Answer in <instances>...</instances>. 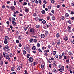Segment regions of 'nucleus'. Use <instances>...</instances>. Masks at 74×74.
<instances>
[{"instance_id":"nucleus-1","label":"nucleus","mask_w":74,"mask_h":74,"mask_svg":"<svg viewBox=\"0 0 74 74\" xmlns=\"http://www.w3.org/2000/svg\"><path fill=\"white\" fill-rule=\"evenodd\" d=\"M29 31L31 33H32L34 35H35V34H34V28L30 29Z\"/></svg>"},{"instance_id":"nucleus-2","label":"nucleus","mask_w":74,"mask_h":74,"mask_svg":"<svg viewBox=\"0 0 74 74\" xmlns=\"http://www.w3.org/2000/svg\"><path fill=\"white\" fill-rule=\"evenodd\" d=\"M6 59H8V61H10V56L8 54H7L6 55V57H5Z\"/></svg>"},{"instance_id":"nucleus-3","label":"nucleus","mask_w":74,"mask_h":74,"mask_svg":"<svg viewBox=\"0 0 74 74\" xmlns=\"http://www.w3.org/2000/svg\"><path fill=\"white\" fill-rule=\"evenodd\" d=\"M57 45L58 46H59V45H61V43H60V39L58 40H57Z\"/></svg>"},{"instance_id":"nucleus-4","label":"nucleus","mask_w":74,"mask_h":74,"mask_svg":"<svg viewBox=\"0 0 74 74\" xmlns=\"http://www.w3.org/2000/svg\"><path fill=\"white\" fill-rule=\"evenodd\" d=\"M9 48V46L7 45H6L5 46V47H3L4 51H6V49H8Z\"/></svg>"},{"instance_id":"nucleus-5","label":"nucleus","mask_w":74,"mask_h":74,"mask_svg":"<svg viewBox=\"0 0 74 74\" xmlns=\"http://www.w3.org/2000/svg\"><path fill=\"white\" fill-rule=\"evenodd\" d=\"M28 60L30 62H33V58L32 57H30Z\"/></svg>"},{"instance_id":"nucleus-6","label":"nucleus","mask_w":74,"mask_h":74,"mask_svg":"<svg viewBox=\"0 0 74 74\" xmlns=\"http://www.w3.org/2000/svg\"><path fill=\"white\" fill-rule=\"evenodd\" d=\"M67 29H68V30H69V32H71V33H72V31H71V27L68 26Z\"/></svg>"},{"instance_id":"nucleus-7","label":"nucleus","mask_w":74,"mask_h":74,"mask_svg":"<svg viewBox=\"0 0 74 74\" xmlns=\"http://www.w3.org/2000/svg\"><path fill=\"white\" fill-rule=\"evenodd\" d=\"M10 9L12 10L15 9V7L13 6H12L10 7Z\"/></svg>"},{"instance_id":"nucleus-8","label":"nucleus","mask_w":74,"mask_h":74,"mask_svg":"<svg viewBox=\"0 0 74 74\" xmlns=\"http://www.w3.org/2000/svg\"><path fill=\"white\" fill-rule=\"evenodd\" d=\"M25 11L26 12L28 13L29 12V8H25Z\"/></svg>"},{"instance_id":"nucleus-9","label":"nucleus","mask_w":74,"mask_h":74,"mask_svg":"<svg viewBox=\"0 0 74 74\" xmlns=\"http://www.w3.org/2000/svg\"><path fill=\"white\" fill-rule=\"evenodd\" d=\"M65 18H68L69 16V14L68 13H66L65 15Z\"/></svg>"},{"instance_id":"nucleus-10","label":"nucleus","mask_w":74,"mask_h":74,"mask_svg":"<svg viewBox=\"0 0 74 74\" xmlns=\"http://www.w3.org/2000/svg\"><path fill=\"white\" fill-rule=\"evenodd\" d=\"M40 36L42 38H44L45 37V35H44V34H41Z\"/></svg>"},{"instance_id":"nucleus-11","label":"nucleus","mask_w":74,"mask_h":74,"mask_svg":"<svg viewBox=\"0 0 74 74\" xmlns=\"http://www.w3.org/2000/svg\"><path fill=\"white\" fill-rule=\"evenodd\" d=\"M48 62V63H52V60H51V59L50 58H49L48 59V60H47Z\"/></svg>"},{"instance_id":"nucleus-12","label":"nucleus","mask_w":74,"mask_h":74,"mask_svg":"<svg viewBox=\"0 0 74 74\" xmlns=\"http://www.w3.org/2000/svg\"><path fill=\"white\" fill-rule=\"evenodd\" d=\"M0 65L1 66H3V61H1L0 62Z\"/></svg>"},{"instance_id":"nucleus-13","label":"nucleus","mask_w":74,"mask_h":74,"mask_svg":"<svg viewBox=\"0 0 74 74\" xmlns=\"http://www.w3.org/2000/svg\"><path fill=\"white\" fill-rule=\"evenodd\" d=\"M66 22H67L68 23H69V24H71V21L70 20H69L68 21H66Z\"/></svg>"},{"instance_id":"nucleus-14","label":"nucleus","mask_w":74,"mask_h":74,"mask_svg":"<svg viewBox=\"0 0 74 74\" xmlns=\"http://www.w3.org/2000/svg\"><path fill=\"white\" fill-rule=\"evenodd\" d=\"M49 52V50H44V52L45 53H48Z\"/></svg>"},{"instance_id":"nucleus-15","label":"nucleus","mask_w":74,"mask_h":74,"mask_svg":"<svg viewBox=\"0 0 74 74\" xmlns=\"http://www.w3.org/2000/svg\"><path fill=\"white\" fill-rule=\"evenodd\" d=\"M18 39L19 40H22V35H21L20 36H19Z\"/></svg>"},{"instance_id":"nucleus-16","label":"nucleus","mask_w":74,"mask_h":74,"mask_svg":"<svg viewBox=\"0 0 74 74\" xmlns=\"http://www.w3.org/2000/svg\"><path fill=\"white\" fill-rule=\"evenodd\" d=\"M5 54H6V53L5 52H4L3 53V56H4V58H5L6 56V55H5Z\"/></svg>"},{"instance_id":"nucleus-17","label":"nucleus","mask_w":74,"mask_h":74,"mask_svg":"<svg viewBox=\"0 0 74 74\" xmlns=\"http://www.w3.org/2000/svg\"><path fill=\"white\" fill-rule=\"evenodd\" d=\"M60 36V35L59 34V33H58L56 34V37L57 38H58V37H59Z\"/></svg>"},{"instance_id":"nucleus-18","label":"nucleus","mask_w":74,"mask_h":74,"mask_svg":"<svg viewBox=\"0 0 74 74\" xmlns=\"http://www.w3.org/2000/svg\"><path fill=\"white\" fill-rule=\"evenodd\" d=\"M12 23L13 25H16V22L14 21H12Z\"/></svg>"},{"instance_id":"nucleus-19","label":"nucleus","mask_w":74,"mask_h":74,"mask_svg":"<svg viewBox=\"0 0 74 74\" xmlns=\"http://www.w3.org/2000/svg\"><path fill=\"white\" fill-rule=\"evenodd\" d=\"M65 19V17L64 16H62L61 17V20H62V21H63Z\"/></svg>"},{"instance_id":"nucleus-20","label":"nucleus","mask_w":74,"mask_h":74,"mask_svg":"<svg viewBox=\"0 0 74 74\" xmlns=\"http://www.w3.org/2000/svg\"><path fill=\"white\" fill-rule=\"evenodd\" d=\"M62 57H64V56H65V55H66V53H64V52H62Z\"/></svg>"},{"instance_id":"nucleus-21","label":"nucleus","mask_w":74,"mask_h":74,"mask_svg":"<svg viewBox=\"0 0 74 74\" xmlns=\"http://www.w3.org/2000/svg\"><path fill=\"white\" fill-rule=\"evenodd\" d=\"M45 34L46 36H48V31H46L45 32Z\"/></svg>"},{"instance_id":"nucleus-22","label":"nucleus","mask_w":74,"mask_h":74,"mask_svg":"<svg viewBox=\"0 0 74 74\" xmlns=\"http://www.w3.org/2000/svg\"><path fill=\"white\" fill-rule=\"evenodd\" d=\"M15 70V68L13 67H12L11 69V71H14Z\"/></svg>"},{"instance_id":"nucleus-23","label":"nucleus","mask_w":74,"mask_h":74,"mask_svg":"<svg viewBox=\"0 0 74 74\" xmlns=\"http://www.w3.org/2000/svg\"><path fill=\"white\" fill-rule=\"evenodd\" d=\"M35 49H36V46H34L32 47V50H33V51H34Z\"/></svg>"},{"instance_id":"nucleus-24","label":"nucleus","mask_w":74,"mask_h":74,"mask_svg":"<svg viewBox=\"0 0 74 74\" xmlns=\"http://www.w3.org/2000/svg\"><path fill=\"white\" fill-rule=\"evenodd\" d=\"M9 37H8L7 36H6L5 37V40H8L9 39Z\"/></svg>"},{"instance_id":"nucleus-25","label":"nucleus","mask_w":74,"mask_h":74,"mask_svg":"<svg viewBox=\"0 0 74 74\" xmlns=\"http://www.w3.org/2000/svg\"><path fill=\"white\" fill-rule=\"evenodd\" d=\"M23 55H26V51L25 50H23Z\"/></svg>"},{"instance_id":"nucleus-26","label":"nucleus","mask_w":74,"mask_h":74,"mask_svg":"<svg viewBox=\"0 0 74 74\" xmlns=\"http://www.w3.org/2000/svg\"><path fill=\"white\" fill-rule=\"evenodd\" d=\"M68 53L69 54V55H70V56H71V55H72V52H71V51H69L68 52Z\"/></svg>"},{"instance_id":"nucleus-27","label":"nucleus","mask_w":74,"mask_h":74,"mask_svg":"<svg viewBox=\"0 0 74 74\" xmlns=\"http://www.w3.org/2000/svg\"><path fill=\"white\" fill-rule=\"evenodd\" d=\"M51 2L52 4H53L55 3V0H51Z\"/></svg>"},{"instance_id":"nucleus-28","label":"nucleus","mask_w":74,"mask_h":74,"mask_svg":"<svg viewBox=\"0 0 74 74\" xmlns=\"http://www.w3.org/2000/svg\"><path fill=\"white\" fill-rule=\"evenodd\" d=\"M56 53V51H54L53 53V55H55Z\"/></svg>"},{"instance_id":"nucleus-29","label":"nucleus","mask_w":74,"mask_h":74,"mask_svg":"<svg viewBox=\"0 0 74 74\" xmlns=\"http://www.w3.org/2000/svg\"><path fill=\"white\" fill-rule=\"evenodd\" d=\"M34 42L35 43H36V42H37V40L36 39H34Z\"/></svg>"},{"instance_id":"nucleus-30","label":"nucleus","mask_w":74,"mask_h":74,"mask_svg":"<svg viewBox=\"0 0 74 74\" xmlns=\"http://www.w3.org/2000/svg\"><path fill=\"white\" fill-rule=\"evenodd\" d=\"M64 40L65 41H67V40H68V38L67 37H66L64 38Z\"/></svg>"},{"instance_id":"nucleus-31","label":"nucleus","mask_w":74,"mask_h":74,"mask_svg":"<svg viewBox=\"0 0 74 74\" xmlns=\"http://www.w3.org/2000/svg\"><path fill=\"white\" fill-rule=\"evenodd\" d=\"M53 70L54 73H56L57 72V71H56V69L54 68Z\"/></svg>"},{"instance_id":"nucleus-32","label":"nucleus","mask_w":74,"mask_h":74,"mask_svg":"<svg viewBox=\"0 0 74 74\" xmlns=\"http://www.w3.org/2000/svg\"><path fill=\"white\" fill-rule=\"evenodd\" d=\"M36 28H37V29H38L39 28V27H40V25H36Z\"/></svg>"},{"instance_id":"nucleus-33","label":"nucleus","mask_w":74,"mask_h":74,"mask_svg":"<svg viewBox=\"0 0 74 74\" xmlns=\"http://www.w3.org/2000/svg\"><path fill=\"white\" fill-rule=\"evenodd\" d=\"M28 29V27H25L24 28V30L25 31H26L27 30V29Z\"/></svg>"},{"instance_id":"nucleus-34","label":"nucleus","mask_w":74,"mask_h":74,"mask_svg":"<svg viewBox=\"0 0 74 74\" xmlns=\"http://www.w3.org/2000/svg\"><path fill=\"white\" fill-rule=\"evenodd\" d=\"M9 56L10 58H12V57L13 56V55L12 54V53H10L9 54Z\"/></svg>"},{"instance_id":"nucleus-35","label":"nucleus","mask_w":74,"mask_h":74,"mask_svg":"<svg viewBox=\"0 0 74 74\" xmlns=\"http://www.w3.org/2000/svg\"><path fill=\"white\" fill-rule=\"evenodd\" d=\"M4 42L5 44H7L8 43V41L7 40H4Z\"/></svg>"},{"instance_id":"nucleus-36","label":"nucleus","mask_w":74,"mask_h":74,"mask_svg":"<svg viewBox=\"0 0 74 74\" xmlns=\"http://www.w3.org/2000/svg\"><path fill=\"white\" fill-rule=\"evenodd\" d=\"M41 12L42 13V14H45V12L44 10L42 11Z\"/></svg>"},{"instance_id":"nucleus-37","label":"nucleus","mask_w":74,"mask_h":74,"mask_svg":"<svg viewBox=\"0 0 74 74\" xmlns=\"http://www.w3.org/2000/svg\"><path fill=\"white\" fill-rule=\"evenodd\" d=\"M38 51L39 52H42V50L40 49L39 48L38 50Z\"/></svg>"},{"instance_id":"nucleus-38","label":"nucleus","mask_w":74,"mask_h":74,"mask_svg":"<svg viewBox=\"0 0 74 74\" xmlns=\"http://www.w3.org/2000/svg\"><path fill=\"white\" fill-rule=\"evenodd\" d=\"M27 5V3L24 2L23 3V5Z\"/></svg>"},{"instance_id":"nucleus-39","label":"nucleus","mask_w":74,"mask_h":74,"mask_svg":"<svg viewBox=\"0 0 74 74\" xmlns=\"http://www.w3.org/2000/svg\"><path fill=\"white\" fill-rule=\"evenodd\" d=\"M48 10H51V6L49 5L48 7Z\"/></svg>"},{"instance_id":"nucleus-40","label":"nucleus","mask_w":74,"mask_h":74,"mask_svg":"<svg viewBox=\"0 0 74 74\" xmlns=\"http://www.w3.org/2000/svg\"><path fill=\"white\" fill-rule=\"evenodd\" d=\"M62 56L61 55H59V59H62Z\"/></svg>"},{"instance_id":"nucleus-41","label":"nucleus","mask_w":74,"mask_h":74,"mask_svg":"<svg viewBox=\"0 0 74 74\" xmlns=\"http://www.w3.org/2000/svg\"><path fill=\"white\" fill-rule=\"evenodd\" d=\"M39 18H38V17H35V21H38V20H39Z\"/></svg>"},{"instance_id":"nucleus-42","label":"nucleus","mask_w":74,"mask_h":74,"mask_svg":"<svg viewBox=\"0 0 74 74\" xmlns=\"http://www.w3.org/2000/svg\"><path fill=\"white\" fill-rule=\"evenodd\" d=\"M52 19L53 21H55V16H53L52 17Z\"/></svg>"},{"instance_id":"nucleus-43","label":"nucleus","mask_w":74,"mask_h":74,"mask_svg":"<svg viewBox=\"0 0 74 74\" xmlns=\"http://www.w3.org/2000/svg\"><path fill=\"white\" fill-rule=\"evenodd\" d=\"M27 58H29V57L30 56V54H27Z\"/></svg>"},{"instance_id":"nucleus-44","label":"nucleus","mask_w":74,"mask_h":74,"mask_svg":"<svg viewBox=\"0 0 74 74\" xmlns=\"http://www.w3.org/2000/svg\"><path fill=\"white\" fill-rule=\"evenodd\" d=\"M16 43L17 44H18V43H19V41L18 40V39L16 40Z\"/></svg>"},{"instance_id":"nucleus-45","label":"nucleus","mask_w":74,"mask_h":74,"mask_svg":"<svg viewBox=\"0 0 74 74\" xmlns=\"http://www.w3.org/2000/svg\"><path fill=\"white\" fill-rule=\"evenodd\" d=\"M44 4H47V1L45 0H44L43 1Z\"/></svg>"},{"instance_id":"nucleus-46","label":"nucleus","mask_w":74,"mask_h":74,"mask_svg":"<svg viewBox=\"0 0 74 74\" xmlns=\"http://www.w3.org/2000/svg\"><path fill=\"white\" fill-rule=\"evenodd\" d=\"M33 39L32 38L29 41L31 42H33Z\"/></svg>"},{"instance_id":"nucleus-47","label":"nucleus","mask_w":74,"mask_h":74,"mask_svg":"<svg viewBox=\"0 0 74 74\" xmlns=\"http://www.w3.org/2000/svg\"><path fill=\"white\" fill-rule=\"evenodd\" d=\"M51 60H53V61H55V59H54L53 57H51Z\"/></svg>"},{"instance_id":"nucleus-48","label":"nucleus","mask_w":74,"mask_h":74,"mask_svg":"<svg viewBox=\"0 0 74 74\" xmlns=\"http://www.w3.org/2000/svg\"><path fill=\"white\" fill-rule=\"evenodd\" d=\"M24 72H25V74H28V73H27V70H25L24 71Z\"/></svg>"},{"instance_id":"nucleus-49","label":"nucleus","mask_w":74,"mask_h":74,"mask_svg":"<svg viewBox=\"0 0 74 74\" xmlns=\"http://www.w3.org/2000/svg\"><path fill=\"white\" fill-rule=\"evenodd\" d=\"M59 71L60 72H62V71H63V69L61 68H60L59 69Z\"/></svg>"},{"instance_id":"nucleus-50","label":"nucleus","mask_w":74,"mask_h":74,"mask_svg":"<svg viewBox=\"0 0 74 74\" xmlns=\"http://www.w3.org/2000/svg\"><path fill=\"white\" fill-rule=\"evenodd\" d=\"M42 22L43 24H45V23H46V21L45 20H43Z\"/></svg>"},{"instance_id":"nucleus-51","label":"nucleus","mask_w":74,"mask_h":74,"mask_svg":"<svg viewBox=\"0 0 74 74\" xmlns=\"http://www.w3.org/2000/svg\"><path fill=\"white\" fill-rule=\"evenodd\" d=\"M37 46L38 47H40V43H37Z\"/></svg>"},{"instance_id":"nucleus-52","label":"nucleus","mask_w":74,"mask_h":74,"mask_svg":"<svg viewBox=\"0 0 74 74\" xmlns=\"http://www.w3.org/2000/svg\"><path fill=\"white\" fill-rule=\"evenodd\" d=\"M61 68L62 69L63 71L64 70V66H62Z\"/></svg>"},{"instance_id":"nucleus-53","label":"nucleus","mask_w":74,"mask_h":74,"mask_svg":"<svg viewBox=\"0 0 74 74\" xmlns=\"http://www.w3.org/2000/svg\"><path fill=\"white\" fill-rule=\"evenodd\" d=\"M47 48V47H42V50H44V49H46Z\"/></svg>"},{"instance_id":"nucleus-54","label":"nucleus","mask_w":74,"mask_h":74,"mask_svg":"<svg viewBox=\"0 0 74 74\" xmlns=\"http://www.w3.org/2000/svg\"><path fill=\"white\" fill-rule=\"evenodd\" d=\"M34 16L36 17L37 16V14L36 13H34L33 14Z\"/></svg>"},{"instance_id":"nucleus-55","label":"nucleus","mask_w":74,"mask_h":74,"mask_svg":"<svg viewBox=\"0 0 74 74\" xmlns=\"http://www.w3.org/2000/svg\"><path fill=\"white\" fill-rule=\"evenodd\" d=\"M6 23L7 25H10V22L8 21H7L6 22Z\"/></svg>"},{"instance_id":"nucleus-56","label":"nucleus","mask_w":74,"mask_h":74,"mask_svg":"<svg viewBox=\"0 0 74 74\" xmlns=\"http://www.w3.org/2000/svg\"><path fill=\"white\" fill-rule=\"evenodd\" d=\"M70 14H71V15H73V14H74V12H73V11H71Z\"/></svg>"},{"instance_id":"nucleus-57","label":"nucleus","mask_w":74,"mask_h":74,"mask_svg":"<svg viewBox=\"0 0 74 74\" xmlns=\"http://www.w3.org/2000/svg\"><path fill=\"white\" fill-rule=\"evenodd\" d=\"M12 21H14L15 20V18H14V17H12Z\"/></svg>"},{"instance_id":"nucleus-58","label":"nucleus","mask_w":74,"mask_h":74,"mask_svg":"<svg viewBox=\"0 0 74 74\" xmlns=\"http://www.w3.org/2000/svg\"><path fill=\"white\" fill-rule=\"evenodd\" d=\"M39 21H40V22H41V21H42L43 20V19H41V18H39Z\"/></svg>"},{"instance_id":"nucleus-59","label":"nucleus","mask_w":74,"mask_h":74,"mask_svg":"<svg viewBox=\"0 0 74 74\" xmlns=\"http://www.w3.org/2000/svg\"><path fill=\"white\" fill-rule=\"evenodd\" d=\"M66 62L67 63H69V59L67 60H66Z\"/></svg>"},{"instance_id":"nucleus-60","label":"nucleus","mask_w":74,"mask_h":74,"mask_svg":"<svg viewBox=\"0 0 74 74\" xmlns=\"http://www.w3.org/2000/svg\"><path fill=\"white\" fill-rule=\"evenodd\" d=\"M51 12L52 14H54L55 13V10H51Z\"/></svg>"},{"instance_id":"nucleus-61","label":"nucleus","mask_w":74,"mask_h":74,"mask_svg":"<svg viewBox=\"0 0 74 74\" xmlns=\"http://www.w3.org/2000/svg\"><path fill=\"white\" fill-rule=\"evenodd\" d=\"M38 3L40 4H41V0H39V1H38Z\"/></svg>"},{"instance_id":"nucleus-62","label":"nucleus","mask_w":74,"mask_h":74,"mask_svg":"<svg viewBox=\"0 0 74 74\" xmlns=\"http://www.w3.org/2000/svg\"><path fill=\"white\" fill-rule=\"evenodd\" d=\"M61 66H62V64H60L58 66V68L59 69H60V67H61Z\"/></svg>"},{"instance_id":"nucleus-63","label":"nucleus","mask_w":74,"mask_h":74,"mask_svg":"<svg viewBox=\"0 0 74 74\" xmlns=\"http://www.w3.org/2000/svg\"><path fill=\"white\" fill-rule=\"evenodd\" d=\"M44 56H48V54L47 53H45L44 54Z\"/></svg>"},{"instance_id":"nucleus-64","label":"nucleus","mask_w":74,"mask_h":74,"mask_svg":"<svg viewBox=\"0 0 74 74\" xmlns=\"http://www.w3.org/2000/svg\"><path fill=\"white\" fill-rule=\"evenodd\" d=\"M71 19L72 20V21H74V17H72L71 18Z\"/></svg>"}]
</instances>
